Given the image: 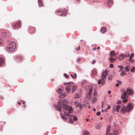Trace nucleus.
Here are the masks:
<instances>
[{
	"label": "nucleus",
	"instance_id": "1",
	"mask_svg": "<svg viewBox=\"0 0 135 135\" xmlns=\"http://www.w3.org/2000/svg\"><path fill=\"white\" fill-rule=\"evenodd\" d=\"M69 102L68 100L63 99V100H59L58 108V110L61 111L62 109L64 111V114H61V116L62 118L65 120H66L67 118L64 117V116L67 117L69 116V114L72 112V108L71 107L67 105L66 104L69 103Z\"/></svg>",
	"mask_w": 135,
	"mask_h": 135
},
{
	"label": "nucleus",
	"instance_id": "2",
	"mask_svg": "<svg viewBox=\"0 0 135 135\" xmlns=\"http://www.w3.org/2000/svg\"><path fill=\"white\" fill-rule=\"evenodd\" d=\"M133 107V106L132 104L129 103L126 107H124L122 108L121 112L125 113L126 112H129L132 109Z\"/></svg>",
	"mask_w": 135,
	"mask_h": 135
},
{
	"label": "nucleus",
	"instance_id": "3",
	"mask_svg": "<svg viewBox=\"0 0 135 135\" xmlns=\"http://www.w3.org/2000/svg\"><path fill=\"white\" fill-rule=\"evenodd\" d=\"M16 47L15 43L14 42H11L7 46V49L9 51H13L14 50Z\"/></svg>",
	"mask_w": 135,
	"mask_h": 135
},
{
	"label": "nucleus",
	"instance_id": "4",
	"mask_svg": "<svg viewBox=\"0 0 135 135\" xmlns=\"http://www.w3.org/2000/svg\"><path fill=\"white\" fill-rule=\"evenodd\" d=\"M64 85H66V91L67 92L69 93L71 90V86L73 85L74 84L73 83H65Z\"/></svg>",
	"mask_w": 135,
	"mask_h": 135
},
{
	"label": "nucleus",
	"instance_id": "5",
	"mask_svg": "<svg viewBox=\"0 0 135 135\" xmlns=\"http://www.w3.org/2000/svg\"><path fill=\"white\" fill-rule=\"evenodd\" d=\"M92 88H90L89 89V92L86 95V97L89 100H91L92 99L91 93L92 92Z\"/></svg>",
	"mask_w": 135,
	"mask_h": 135
},
{
	"label": "nucleus",
	"instance_id": "6",
	"mask_svg": "<svg viewBox=\"0 0 135 135\" xmlns=\"http://www.w3.org/2000/svg\"><path fill=\"white\" fill-rule=\"evenodd\" d=\"M69 122L71 123H72L73 122L72 119L75 121H76L78 119L76 117L72 115H70L69 116Z\"/></svg>",
	"mask_w": 135,
	"mask_h": 135
},
{
	"label": "nucleus",
	"instance_id": "7",
	"mask_svg": "<svg viewBox=\"0 0 135 135\" xmlns=\"http://www.w3.org/2000/svg\"><path fill=\"white\" fill-rule=\"evenodd\" d=\"M109 71V70H106L102 74V78L103 79H105L106 76L108 75Z\"/></svg>",
	"mask_w": 135,
	"mask_h": 135
},
{
	"label": "nucleus",
	"instance_id": "8",
	"mask_svg": "<svg viewBox=\"0 0 135 135\" xmlns=\"http://www.w3.org/2000/svg\"><path fill=\"white\" fill-rule=\"evenodd\" d=\"M21 22L18 21L13 24L14 28H15L20 27L21 26Z\"/></svg>",
	"mask_w": 135,
	"mask_h": 135
},
{
	"label": "nucleus",
	"instance_id": "9",
	"mask_svg": "<svg viewBox=\"0 0 135 135\" xmlns=\"http://www.w3.org/2000/svg\"><path fill=\"white\" fill-rule=\"evenodd\" d=\"M105 79H103L102 78L101 79H99L98 81V84H102L103 85H104L105 84V80H104Z\"/></svg>",
	"mask_w": 135,
	"mask_h": 135
},
{
	"label": "nucleus",
	"instance_id": "10",
	"mask_svg": "<svg viewBox=\"0 0 135 135\" xmlns=\"http://www.w3.org/2000/svg\"><path fill=\"white\" fill-rule=\"evenodd\" d=\"M22 57L20 55H18L16 56V60L18 62H21L22 61Z\"/></svg>",
	"mask_w": 135,
	"mask_h": 135
},
{
	"label": "nucleus",
	"instance_id": "11",
	"mask_svg": "<svg viewBox=\"0 0 135 135\" xmlns=\"http://www.w3.org/2000/svg\"><path fill=\"white\" fill-rule=\"evenodd\" d=\"M74 103L77 107H79L80 109H81L83 107V105H81L80 103L75 102Z\"/></svg>",
	"mask_w": 135,
	"mask_h": 135
},
{
	"label": "nucleus",
	"instance_id": "12",
	"mask_svg": "<svg viewBox=\"0 0 135 135\" xmlns=\"http://www.w3.org/2000/svg\"><path fill=\"white\" fill-rule=\"evenodd\" d=\"M92 72L91 76L94 78V76H96L97 75V71L96 70L94 69L92 70Z\"/></svg>",
	"mask_w": 135,
	"mask_h": 135
},
{
	"label": "nucleus",
	"instance_id": "13",
	"mask_svg": "<svg viewBox=\"0 0 135 135\" xmlns=\"http://www.w3.org/2000/svg\"><path fill=\"white\" fill-rule=\"evenodd\" d=\"M126 92L129 95H131L133 94V91L131 89H127L126 90Z\"/></svg>",
	"mask_w": 135,
	"mask_h": 135
},
{
	"label": "nucleus",
	"instance_id": "14",
	"mask_svg": "<svg viewBox=\"0 0 135 135\" xmlns=\"http://www.w3.org/2000/svg\"><path fill=\"white\" fill-rule=\"evenodd\" d=\"M29 31H31V33L32 34L34 33L36 31V29L33 27H29Z\"/></svg>",
	"mask_w": 135,
	"mask_h": 135
},
{
	"label": "nucleus",
	"instance_id": "15",
	"mask_svg": "<svg viewBox=\"0 0 135 135\" xmlns=\"http://www.w3.org/2000/svg\"><path fill=\"white\" fill-rule=\"evenodd\" d=\"M111 127L110 125H108L107 127V131H106V135H108V133L110 132Z\"/></svg>",
	"mask_w": 135,
	"mask_h": 135
},
{
	"label": "nucleus",
	"instance_id": "16",
	"mask_svg": "<svg viewBox=\"0 0 135 135\" xmlns=\"http://www.w3.org/2000/svg\"><path fill=\"white\" fill-rule=\"evenodd\" d=\"M127 93L126 92H124L121 96L122 98L123 99H126L125 98L127 97Z\"/></svg>",
	"mask_w": 135,
	"mask_h": 135
},
{
	"label": "nucleus",
	"instance_id": "17",
	"mask_svg": "<svg viewBox=\"0 0 135 135\" xmlns=\"http://www.w3.org/2000/svg\"><path fill=\"white\" fill-rule=\"evenodd\" d=\"M106 28L104 27H102L101 30V32L102 33H104L106 31Z\"/></svg>",
	"mask_w": 135,
	"mask_h": 135
},
{
	"label": "nucleus",
	"instance_id": "18",
	"mask_svg": "<svg viewBox=\"0 0 135 135\" xmlns=\"http://www.w3.org/2000/svg\"><path fill=\"white\" fill-rule=\"evenodd\" d=\"M4 64V60L2 57H0V66Z\"/></svg>",
	"mask_w": 135,
	"mask_h": 135
},
{
	"label": "nucleus",
	"instance_id": "19",
	"mask_svg": "<svg viewBox=\"0 0 135 135\" xmlns=\"http://www.w3.org/2000/svg\"><path fill=\"white\" fill-rule=\"evenodd\" d=\"M108 5V6L112 5L113 4V1L112 0H108L107 2Z\"/></svg>",
	"mask_w": 135,
	"mask_h": 135
},
{
	"label": "nucleus",
	"instance_id": "20",
	"mask_svg": "<svg viewBox=\"0 0 135 135\" xmlns=\"http://www.w3.org/2000/svg\"><path fill=\"white\" fill-rule=\"evenodd\" d=\"M7 36L6 33L4 32H3L2 33L1 36L3 38L6 37Z\"/></svg>",
	"mask_w": 135,
	"mask_h": 135
},
{
	"label": "nucleus",
	"instance_id": "21",
	"mask_svg": "<svg viewBox=\"0 0 135 135\" xmlns=\"http://www.w3.org/2000/svg\"><path fill=\"white\" fill-rule=\"evenodd\" d=\"M84 105L85 107L86 108H90V107L89 105V103L87 102H86V103H85Z\"/></svg>",
	"mask_w": 135,
	"mask_h": 135
},
{
	"label": "nucleus",
	"instance_id": "22",
	"mask_svg": "<svg viewBox=\"0 0 135 135\" xmlns=\"http://www.w3.org/2000/svg\"><path fill=\"white\" fill-rule=\"evenodd\" d=\"M38 2L39 5L40 6H43V4L42 0H38Z\"/></svg>",
	"mask_w": 135,
	"mask_h": 135
},
{
	"label": "nucleus",
	"instance_id": "23",
	"mask_svg": "<svg viewBox=\"0 0 135 135\" xmlns=\"http://www.w3.org/2000/svg\"><path fill=\"white\" fill-rule=\"evenodd\" d=\"M67 11L66 10L64 9L63 10V12L62 14H61L60 15H63V16L66 15L67 13Z\"/></svg>",
	"mask_w": 135,
	"mask_h": 135
},
{
	"label": "nucleus",
	"instance_id": "24",
	"mask_svg": "<svg viewBox=\"0 0 135 135\" xmlns=\"http://www.w3.org/2000/svg\"><path fill=\"white\" fill-rule=\"evenodd\" d=\"M97 100V99L96 97H94L93 99L92 100L91 102L92 103H95L96 102Z\"/></svg>",
	"mask_w": 135,
	"mask_h": 135
},
{
	"label": "nucleus",
	"instance_id": "25",
	"mask_svg": "<svg viewBox=\"0 0 135 135\" xmlns=\"http://www.w3.org/2000/svg\"><path fill=\"white\" fill-rule=\"evenodd\" d=\"M113 76L112 74H110L108 77V79L110 80H112L113 79Z\"/></svg>",
	"mask_w": 135,
	"mask_h": 135
},
{
	"label": "nucleus",
	"instance_id": "26",
	"mask_svg": "<svg viewBox=\"0 0 135 135\" xmlns=\"http://www.w3.org/2000/svg\"><path fill=\"white\" fill-rule=\"evenodd\" d=\"M101 126L100 125H97L95 126V128L97 129H100L101 128Z\"/></svg>",
	"mask_w": 135,
	"mask_h": 135
},
{
	"label": "nucleus",
	"instance_id": "27",
	"mask_svg": "<svg viewBox=\"0 0 135 135\" xmlns=\"http://www.w3.org/2000/svg\"><path fill=\"white\" fill-rule=\"evenodd\" d=\"M121 107L119 105H117L115 107L116 109L117 112L119 111V109Z\"/></svg>",
	"mask_w": 135,
	"mask_h": 135
},
{
	"label": "nucleus",
	"instance_id": "28",
	"mask_svg": "<svg viewBox=\"0 0 135 135\" xmlns=\"http://www.w3.org/2000/svg\"><path fill=\"white\" fill-rule=\"evenodd\" d=\"M77 87L76 86H73V88L72 89V91L73 92L76 89Z\"/></svg>",
	"mask_w": 135,
	"mask_h": 135
},
{
	"label": "nucleus",
	"instance_id": "29",
	"mask_svg": "<svg viewBox=\"0 0 135 135\" xmlns=\"http://www.w3.org/2000/svg\"><path fill=\"white\" fill-rule=\"evenodd\" d=\"M124 55L123 54L121 56H120L119 57V59L120 60H121L123 59H124Z\"/></svg>",
	"mask_w": 135,
	"mask_h": 135
},
{
	"label": "nucleus",
	"instance_id": "30",
	"mask_svg": "<svg viewBox=\"0 0 135 135\" xmlns=\"http://www.w3.org/2000/svg\"><path fill=\"white\" fill-rule=\"evenodd\" d=\"M65 93H63L61 94L59 96V97L61 98H63L65 97Z\"/></svg>",
	"mask_w": 135,
	"mask_h": 135
},
{
	"label": "nucleus",
	"instance_id": "31",
	"mask_svg": "<svg viewBox=\"0 0 135 135\" xmlns=\"http://www.w3.org/2000/svg\"><path fill=\"white\" fill-rule=\"evenodd\" d=\"M110 60L111 62H114L115 60V59L113 58L112 57H111L110 59Z\"/></svg>",
	"mask_w": 135,
	"mask_h": 135
},
{
	"label": "nucleus",
	"instance_id": "32",
	"mask_svg": "<svg viewBox=\"0 0 135 135\" xmlns=\"http://www.w3.org/2000/svg\"><path fill=\"white\" fill-rule=\"evenodd\" d=\"M126 72L124 71H122L120 73V75L122 76H123L126 74Z\"/></svg>",
	"mask_w": 135,
	"mask_h": 135
},
{
	"label": "nucleus",
	"instance_id": "33",
	"mask_svg": "<svg viewBox=\"0 0 135 135\" xmlns=\"http://www.w3.org/2000/svg\"><path fill=\"white\" fill-rule=\"evenodd\" d=\"M62 11V10L61 9H59L56 11V12L57 13L61 12Z\"/></svg>",
	"mask_w": 135,
	"mask_h": 135
},
{
	"label": "nucleus",
	"instance_id": "34",
	"mask_svg": "<svg viewBox=\"0 0 135 135\" xmlns=\"http://www.w3.org/2000/svg\"><path fill=\"white\" fill-rule=\"evenodd\" d=\"M84 135H89V133L86 131H84L83 133Z\"/></svg>",
	"mask_w": 135,
	"mask_h": 135
},
{
	"label": "nucleus",
	"instance_id": "35",
	"mask_svg": "<svg viewBox=\"0 0 135 135\" xmlns=\"http://www.w3.org/2000/svg\"><path fill=\"white\" fill-rule=\"evenodd\" d=\"M130 66H127L125 68V70L127 71H128L129 70Z\"/></svg>",
	"mask_w": 135,
	"mask_h": 135
},
{
	"label": "nucleus",
	"instance_id": "36",
	"mask_svg": "<svg viewBox=\"0 0 135 135\" xmlns=\"http://www.w3.org/2000/svg\"><path fill=\"white\" fill-rule=\"evenodd\" d=\"M115 52V51H111L110 52V55L111 56H113L114 55H114Z\"/></svg>",
	"mask_w": 135,
	"mask_h": 135
},
{
	"label": "nucleus",
	"instance_id": "37",
	"mask_svg": "<svg viewBox=\"0 0 135 135\" xmlns=\"http://www.w3.org/2000/svg\"><path fill=\"white\" fill-rule=\"evenodd\" d=\"M57 91L58 93H61L62 92V90L60 88H59L57 90Z\"/></svg>",
	"mask_w": 135,
	"mask_h": 135
},
{
	"label": "nucleus",
	"instance_id": "38",
	"mask_svg": "<svg viewBox=\"0 0 135 135\" xmlns=\"http://www.w3.org/2000/svg\"><path fill=\"white\" fill-rule=\"evenodd\" d=\"M117 67L119 68H120V71H121L122 70V68H123V67L120 65H119Z\"/></svg>",
	"mask_w": 135,
	"mask_h": 135
},
{
	"label": "nucleus",
	"instance_id": "39",
	"mask_svg": "<svg viewBox=\"0 0 135 135\" xmlns=\"http://www.w3.org/2000/svg\"><path fill=\"white\" fill-rule=\"evenodd\" d=\"M134 56V54L133 53H132L130 56L129 59H131L132 57H133Z\"/></svg>",
	"mask_w": 135,
	"mask_h": 135
},
{
	"label": "nucleus",
	"instance_id": "40",
	"mask_svg": "<svg viewBox=\"0 0 135 135\" xmlns=\"http://www.w3.org/2000/svg\"><path fill=\"white\" fill-rule=\"evenodd\" d=\"M124 99L122 101V102L124 103H126L127 101V100L126 99Z\"/></svg>",
	"mask_w": 135,
	"mask_h": 135
},
{
	"label": "nucleus",
	"instance_id": "41",
	"mask_svg": "<svg viewBox=\"0 0 135 135\" xmlns=\"http://www.w3.org/2000/svg\"><path fill=\"white\" fill-rule=\"evenodd\" d=\"M96 90H95L94 91V92L93 93V95L94 97H96V95L97 94V92H96Z\"/></svg>",
	"mask_w": 135,
	"mask_h": 135
},
{
	"label": "nucleus",
	"instance_id": "42",
	"mask_svg": "<svg viewBox=\"0 0 135 135\" xmlns=\"http://www.w3.org/2000/svg\"><path fill=\"white\" fill-rule=\"evenodd\" d=\"M135 71V67H133L131 69V71L132 72H133Z\"/></svg>",
	"mask_w": 135,
	"mask_h": 135
},
{
	"label": "nucleus",
	"instance_id": "43",
	"mask_svg": "<svg viewBox=\"0 0 135 135\" xmlns=\"http://www.w3.org/2000/svg\"><path fill=\"white\" fill-rule=\"evenodd\" d=\"M64 76H65V77L66 78H68L69 77V76L67 74H64Z\"/></svg>",
	"mask_w": 135,
	"mask_h": 135
},
{
	"label": "nucleus",
	"instance_id": "44",
	"mask_svg": "<svg viewBox=\"0 0 135 135\" xmlns=\"http://www.w3.org/2000/svg\"><path fill=\"white\" fill-rule=\"evenodd\" d=\"M114 134L115 135L117 134H118V131L117 130L115 131H113Z\"/></svg>",
	"mask_w": 135,
	"mask_h": 135
},
{
	"label": "nucleus",
	"instance_id": "45",
	"mask_svg": "<svg viewBox=\"0 0 135 135\" xmlns=\"http://www.w3.org/2000/svg\"><path fill=\"white\" fill-rule=\"evenodd\" d=\"M129 54L128 53H127L124 56L128 57L129 56Z\"/></svg>",
	"mask_w": 135,
	"mask_h": 135
},
{
	"label": "nucleus",
	"instance_id": "46",
	"mask_svg": "<svg viewBox=\"0 0 135 135\" xmlns=\"http://www.w3.org/2000/svg\"><path fill=\"white\" fill-rule=\"evenodd\" d=\"M96 62V61L95 60H93L92 61V64H94Z\"/></svg>",
	"mask_w": 135,
	"mask_h": 135
},
{
	"label": "nucleus",
	"instance_id": "47",
	"mask_svg": "<svg viewBox=\"0 0 135 135\" xmlns=\"http://www.w3.org/2000/svg\"><path fill=\"white\" fill-rule=\"evenodd\" d=\"M25 101H23V104H24V105H23V107H26V105H25Z\"/></svg>",
	"mask_w": 135,
	"mask_h": 135
},
{
	"label": "nucleus",
	"instance_id": "48",
	"mask_svg": "<svg viewBox=\"0 0 135 135\" xmlns=\"http://www.w3.org/2000/svg\"><path fill=\"white\" fill-rule=\"evenodd\" d=\"M109 67L110 68H113V64H111L109 65Z\"/></svg>",
	"mask_w": 135,
	"mask_h": 135
},
{
	"label": "nucleus",
	"instance_id": "49",
	"mask_svg": "<svg viewBox=\"0 0 135 135\" xmlns=\"http://www.w3.org/2000/svg\"><path fill=\"white\" fill-rule=\"evenodd\" d=\"M81 60V59L80 58H78L77 60V62H79Z\"/></svg>",
	"mask_w": 135,
	"mask_h": 135
},
{
	"label": "nucleus",
	"instance_id": "50",
	"mask_svg": "<svg viewBox=\"0 0 135 135\" xmlns=\"http://www.w3.org/2000/svg\"><path fill=\"white\" fill-rule=\"evenodd\" d=\"M100 113L99 112H98L97 113V115L99 116V115H100Z\"/></svg>",
	"mask_w": 135,
	"mask_h": 135
},
{
	"label": "nucleus",
	"instance_id": "51",
	"mask_svg": "<svg viewBox=\"0 0 135 135\" xmlns=\"http://www.w3.org/2000/svg\"><path fill=\"white\" fill-rule=\"evenodd\" d=\"M122 102L120 100H119L117 102V104H120Z\"/></svg>",
	"mask_w": 135,
	"mask_h": 135
},
{
	"label": "nucleus",
	"instance_id": "52",
	"mask_svg": "<svg viewBox=\"0 0 135 135\" xmlns=\"http://www.w3.org/2000/svg\"><path fill=\"white\" fill-rule=\"evenodd\" d=\"M3 42L2 40L0 38V44H1Z\"/></svg>",
	"mask_w": 135,
	"mask_h": 135
},
{
	"label": "nucleus",
	"instance_id": "53",
	"mask_svg": "<svg viewBox=\"0 0 135 135\" xmlns=\"http://www.w3.org/2000/svg\"><path fill=\"white\" fill-rule=\"evenodd\" d=\"M80 46H79L78 47H77L76 49L77 50H80Z\"/></svg>",
	"mask_w": 135,
	"mask_h": 135
},
{
	"label": "nucleus",
	"instance_id": "54",
	"mask_svg": "<svg viewBox=\"0 0 135 135\" xmlns=\"http://www.w3.org/2000/svg\"><path fill=\"white\" fill-rule=\"evenodd\" d=\"M74 78H76L77 77V75H76V73H74Z\"/></svg>",
	"mask_w": 135,
	"mask_h": 135
},
{
	"label": "nucleus",
	"instance_id": "55",
	"mask_svg": "<svg viewBox=\"0 0 135 135\" xmlns=\"http://www.w3.org/2000/svg\"><path fill=\"white\" fill-rule=\"evenodd\" d=\"M117 82H118V83L119 84H120V83H121V81H118V80L117 81Z\"/></svg>",
	"mask_w": 135,
	"mask_h": 135
},
{
	"label": "nucleus",
	"instance_id": "56",
	"mask_svg": "<svg viewBox=\"0 0 135 135\" xmlns=\"http://www.w3.org/2000/svg\"><path fill=\"white\" fill-rule=\"evenodd\" d=\"M78 94H76V95H75V97L76 98H77L78 97Z\"/></svg>",
	"mask_w": 135,
	"mask_h": 135
},
{
	"label": "nucleus",
	"instance_id": "57",
	"mask_svg": "<svg viewBox=\"0 0 135 135\" xmlns=\"http://www.w3.org/2000/svg\"><path fill=\"white\" fill-rule=\"evenodd\" d=\"M129 61L132 62H133L134 61V60L133 59H129Z\"/></svg>",
	"mask_w": 135,
	"mask_h": 135
},
{
	"label": "nucleus",
	"instance_id": "58",
	"mask_svg": "<svg viewBox=\"0 0 135 135\" xmlns=\"http://www.w3.org/2000/svg\"><path fill=\"white\" fill-rule=\"evenodd\" d=\"M110 108V105H109L108 106V107H107V109H109Z\"/></svg>",
	"mask_w": 135,
	"mask_h": 135
},
{
	"label": "nucleus",
	"instance_id": "59",
	"mask_svg": "<svg viewBox=\"0 0 135 135\" xmlns=\"http://www.w3.org/2000/svg\"><path fill=\"white\" fill-rule=\"evenodd\" d=\"M97 49V48H93V51H95V50Z\"/></svg>",
	"mask_w": 135,
	"mask_h": 135
},
{
	"label": "nucleus",
	"instance_id": "60",
	"mask_svg": "<svg viewBox=\"0 0 135 135\" xmlns=\"http://www.w3.org/2000/svg\"><path fill=\"white\" fill-rule=\"evenodd\" d=\"M70 75H71V76L72 77V78H74V76L73 75V74H71Z\"/></svg>",
	"mask_w": 135,
	"mask_h": 135
},
{
	"label": "nucleus",
	"instance_id": "61",
	"mask_svg": "<svg viewBox=\"0 0 135 135\" xmlns=\"http://www.w3.org/2000/svg\"><path fill=\"white\" fill-rule=\"evenodd\" d=\"M116 86L117 87H118L119 86V84L118 83L116 84Z\"/></svg>",
	"mask_w": 135,
	"mask_h": 135
},
{
	"label": "nucleus",
	"instance_id": "62",
	"mask_svg": "<svg viewBox=\"0 0 135 135\" xmlns=\"http://www.w3.org/2000/svg\"><path fill=\"white\" fill-rule=\"evenodd\" d=\"M18 105H21V103H20V102H18Z\"/></svg>",
	"mask_w": 135,
	"mask_h": 135
},
{
	"label": "nucleus",
	"instance_id": "63",
	"mask_svg": "<svg viewBox=\"0 0 135 135\" xmlns=\"http://www.w3.org/2000/svg\"><path fill=\"white\" fill-rule=\"evenodd\" d=\"M111 93V91H108V94H110V93Z\"/></svg>",
	"mask_w": 135,
	"mask_h": 135
},
{
	"label": "nucleus",
	"instance_id": "64",
	"mask_svg": "<svg viewBox=\"0 0 135 135\" xmlns=\"http://www.w3.org/2000/svg\"><path fill=\"white\" fill-rule=\"evenodd\" d=\"M93 110L94 111H96V109L95 108H93Z\"/></svg>",
	"mask_w": 135,
	"mask_h": 135
}]
</instances>
